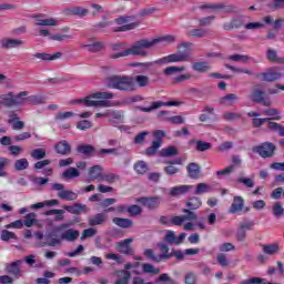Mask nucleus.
Instances as JSON below:
<instances>
[{
  "label": "nucleus",
  "instance_id": "nucleus-1",
  "mask_svg": "<svg viewBox=\"0 0 284 284\" xmlns=\"http://www.w3.org/2000/svg\"><path fill=\"white\" fill-rule=\"evenodd\" d=\"M161 41H164L165 43H174L176 41V36L168 34L153 40H139L130 49L111 54V59H121V57H130V54L132 57H148V52L145 50L154 48V45L161 43Z\"/></svg>",
  "mask_w": 284,
  "mask_h": 284
},
{
  "label": "nucleus",
  "instance_id": "nucleus-2",
  "mask_svg": "<svg viewBox=\"0 0 284 284\" xmlns=\"http://www.w3.org/2000/svg\"><path fill=\"white\" fill-rule=\"evenodd\" d=\"M193 48L194 43L183 41L178 45L179 52L161 58L154 63L160 65L165 63H192V61H194V55H192V52L194 51Z\"/></svg>",
  "mask_w": 284,
  "mask_h": 284
},
{
  "label": "nucleus",
  "instance_id": "nucleus-3",
  "mask_svg": "<svg viewBox=\"0 0 284 284\" xmlns=\"http://www.w3.org/2000/svg\"><path fill=\"white\" fill-rule=\"evenodd\" d=\"M110 99H114V93L95 92L83 100H77L75 103H84L87 108H112Z\"/></svg>",
  "mask_w": 284,
  "mask_h": 284
},
{
  "label": "nucleus",
  "instance_id": "nucleus-4",
  "mask_svg": "<svg viewBox=\"0 0 284 284\" xmlns=\"http://www.w3.org/2000/svg\"><path fill=\"white\" fill-rule=\"evenodd\" d=\"M108 88L123 92H134L136 84L134 78L128 75H112L106 79Z\"/></svg>",
  "mask_w": 284,
  "mask_h": 284
},
{
  "label": "nucleus",
  "instance_id": "nucleus-5",
  "mask_svg": "<svg viewBox=\"0 0 284 284\" xmlns=\"http://www.w3.org/2000/svg\"><path fill=\"white\" fill-rule=\"evenodd\" d=\"M115 23H118V29L114 32H128L129 30H135L141 26V22L134 21V17H120L115 19Z\"/></svg>",
  "mask_w": 284,
  "mask_h": 284
},
{
  "label": "nucleus",
  "instance_id": "nucleus-6",
  "mask_svg": "<svg viewBox=\"0 0 284 284\" xmlns=\"http://www.w3.org/2000/svg\"><path fill=\"white\" fill-rule=\"evenodd\" d=\"M253 152L260 154L262 159H272L276 152V145L272 142H264L253 149Z\"/></svg>",
  "mask_w": 284,
  "mask_h": 284
},
{
  "label": "nucleus",
  "instance_id": "nucleus-7",
  "mask_svg": "<svg viewBox=\"0 0 284 284\" xmlns=\"http://www.w3.org/2000/svg\"><path fill=\"white\" fill-rule=\"evenodd\" d=\"M165 131L163 130H158L153 132V136H154V141L152 142L151 146H149L145 150V154L146 156H152L154 154H156V150H159V148H161L162 143H163V139H165Z\"/></svg>",
  "mask_w": 284,
  "mask_h": 284
},
{
  "label": "nucleus",
  "instance_id": "nucleus-8",
  "mask_svg": "<svg viewBox=\"0 0 284 284\" xmlns=\"http://www.w3.org/2000/svg\"><path fill=\"white\" fill-rule=\"evenodd\" d=\"M251 100H253L254 103H263L265 108H270L272 105V100L265 99V92L256 87L253 88Z\"/></svg>",
  "mask_w": 284,
  "mask_h": 284
},
{
  "label": "nucleus",
  "instance_id": "nucleus-9",
  "mask_svg": "<svg viewBox=\"0 0 284 284\" xmlns=\"http://www.w3.org/2000/svg\"><path fill=\"white\" fill-rule=\"evenodd\" d=\"M21 265H23V261L18 260L16 262H11L6 265V272L7 274H11L12 276H16L17 278L23 276V271L21 270Z\"/></svg>",
  "mask_w": 284,
  "mask_h": 284
},
{
  "label": "nucleus",
  "instance_id": "nucleus-10",
  "mask_svg": "<svg viewBox=\"0 0 284 284\" xmlns=\"http://www.w3.org/2000/svg\"><path fill=\"white\" fill-rule=\"evenodd\" d=\"M182 212L186 215L172 217L173 225H183V223H185V221H196V219H197L196 213H194L187 209L182 210Z\"/></svg>",
  "mask_w": 284,
  "mask_h": 284
},
{
  "label": "nucleus",
  "instance_id": "nucleus-11",
  "mask_svg": "<svg viewBox=\"0 0 284 284\" xmlns=\"http://www.w3.org/2000/svg\"><path fill=\"white\" fill-rule=\"evenodd\" d=\"M0 44L3 50H10L12 48H21V45H26V42L14 38H3L0 41Z\"/></svg>",
  "mask_w": 284,
  "mask_h": 284
},
{
  "label": "nucleus",
  "instance_id": "nucleus-12",
  "mask_svg": "<svg viewBox=\"0 0 284 284\" xmlns=\"http://www.w3.org/2000/svg\"><path fill=\"white\" fill-rule=\"evenodd\" d=\"M163 105H183V102H179V101H170V102H162V101H158V102H152L151 106L149 108H140L141 112H152L153 110H159V108H163Z\"/></svg>",
  "mask_w": 284,
  "mask_h": 284
},
{
  "label": "nucleus",
  "instance_id": "nucleus-13",
  "mask_svg": "<svg viewBox=\"0 0 284 284\" xmlns=\"http://www.w3.org/2000/svg\"><path fill=\"white\" fill-rule=\"evenodd\" d=\"M132 241L134 240L126 239V240H123L122 242H119L116 244V250H119L121 254H128L132 256V254H134V250H132V246H130V243H132Z\"/></svg>",
  "mask_w": 284,
  "mask_h": 284
},
{
  "label": "nucleus",
  "instance_id": "nucleus-14",
  "mask_svg": "<svg viewBox=\"0 0 284 284\" xmlns=\"http://www.w3.org/2000/svg\"><path fill=\"white\" fill-rule=\"evenodd\" d=\"M103 178V168L101 165H94L89 169V181H98L101 183V179Z\"/></svg>",
  "mask_w": 284,
  "mask_h": 284
},
{
  "label": "nucleus",
  "instance_id": "nucleus-15",
  "mask_svg": "<svg viewBox=\"0 0 284 284\" xmlns=\"http://www.w3.org/2000/svg\"><path fill=\"white\" fill-rule=\"evenodd\" d=\"M239 101V95L234 93H229L222 98H220V105H225V108H232Z\"/></svg>",
  "mask_w": 284,
  "mask_h": 284
},
{
  "label": "nucleus",
  "instance_id": "nucleus-16",
  "mask_svg": "<svg viewBox=\"0 0 284 284\" xmlns=\"http://www.w3.org/2000/svg\"><path fill=\"white\" fill-rule=\"evenodd\" d=\"M243 205H245V201L243 200V197L235 196L229 210L230 214H236V212H243Z\"/></svg>",
  "mask_w": 284,
  "mask_h": 284
},
{
  "label": "nucleus",
  "instance_id": "nucleus-17",
  "mask_svg": "<svg viewBox=\"0 0 284 284\" xmlns=\"http://www.w3.org/2000/svg\"><path fill=\"white\" fill-rule=\"evenodd\" d=\"M42 16H33L36 26H49V27H55L59 26V20L53 18L42 19Z\"/></svg>",
  "mask_w": 284,
  "mask_h": 284
},
{
  "label": "nucleus",
  "instance_id": "nucleus-18",
  "mask_svg": "<svg viewBox=\"0 0 284 284\" xmlns=\"http://www.w3.org/2000/svg\"><path fill=\"white\" fill-rule=\"evenodd\" d=\"M144 256L151 261H154L155 263H161V261L172 258V255H154V251H152V248H146L144 251Z\"/></svg>",
  "mask_w": 284,
  "mask_h": 284
},
{
  "label": "nucleus",
  "instance_id": "nucleus-19",
  "mask_svg": "<svg viewBox=\"0 0 284 284\" xmlns=\"http://www.w3.org/2000/svg\"><path fill=\"white\" fill-rule=\"evenodd\" d=\"M55 151L58 154H62L63 156L70 154L72 152V148L70 146V143L68 141L62 140L58 144H55Z\"/></svg>",
  "mask_w": 284,
  "mask_h": 284
},
{
  "label": "nucleus",
  "instance_id": "nucleus-20",
  "mask_svg": "<svg viewBox=\"0 0 284 284\" xmlns=\"http://www.w3.org/2000/svg\"><path fill=\"white\" fill-rule=\"evenodd\" d=\"M138 201L145 207H149V210H154L159 207L158 197H140Z\"/></svg>",
  "mask_w": 284,
  "mask_h": 284
},
{
  "label": "nucleus",
  "instance_id": "nucleus-21",
  "mask_svg": "<svg viewBox=\"0 0 284 284\" xmlns=\"http://www.w3.org/2000/svg\"><path fill=\"white\" fill-rule=\"evenodd\" d=\"M79 231L74 229H69L61 234V239L62 241H69V243H72L77 241V239H79Z\"/></svg>",
  "mask_w": 284,
  "mask_h": 284
},
{
  "label": "nucleus",
  "instance_id": "nucleus-22",
  "mask_svg": "<svg viewBox=\"0 0 284 284\" xmlns=\"http://www.w3.org/2000/svg\"><path fill=\"white\" fill-rule=\"evenodd\" d=\"M194 186L193 185H179L175 187H172L170 191L171 196H181L183 194H187L190 190H192Z\"/></svg>",
  "mask_w": 284,
  "mask_h": 284
},
{
  "label": "nucleus",
  "instance_id": "nucleus-23",
  "mask_svg": "<svg viewBox=\"0 0 284 284\" xmlns=\"http://www.w3.org/2000/svg\"><path fill=\"white\" fill-rule=\"evenodd\" d=\"M63 207L70 214H81V212H89L88 206L85 204H74L71 206L64 205Z\"/></svg>",
  "mask_w": 284,
  "mask_h": 284
},
{
  "label": "nucleus",
  "instance_id": "nucleus-24",
  "mask_svg": "<svg viewBox=\"0 0 284 284\" xmlns=\"http://www.w3.org/2000/svg\"><path fill=\"white\" fill-rule=\"evenodd\" d=\"M36 59H40L41 61H57V59H61L63 57V53L57 52L54 54L50 53H36L33 54Z\"/></svg>",
  "mask_w": 284,
  "mask_h": 284
},
{
  "label": "nucleus",
  "instance_id": "nucleus-25",
  "mask_svg": "<svg viewBox=\"0 0 284 284\" xmlns=\"http://www.w3.org/2000/svg\"><path fill=\"white\" fill-rule=\"evenodd\" d=\"M281 248L278 246V243L262 245V251L264 254H267V256H274L275 254H278Z\"/></svg>",
  "mask_w": 284,
  "mask_h": 284
},
{
  "label": "nucleus",
  "instance_id": "nucleus-26",
  "mask_svg": "<svg viewBox=\"0 0 284 284\" xmlns=\"http://www.w3.org/2000/svg\"><path fill=\"white\" fill-rule=\"evenodd\" d=\"M0 100L1 105H6L7 108L14 106V93L12 92L0 94Z\"/></svg>",
  "mask_w": 284,
  "mask_h": 284
},
{
  "label": "nucleus",
  "instance_id": "nucleus-27",
  "mask_svg": "<svg viewBox=\"0 0 284 284\" xmlns=\"http://www.w3.org/2000/svg\"><path fill=\"white\" fill-rule=\"evenodd\" d=\"M263 114H265V116H271V118H266L268 119V121H281L283 119V116L281 115V111L274 108L264 110Z\"/></svg>",
  "mask_w": 284,
  "mask_h": 284
},
{
  "label": "nucleus",
  "instance_id": "nucleus-28",
  "mask_svg": "<svg viewBox=\"0 0 284 284\" xmlns=\"http://www.w3.org/2000/svg\"><path fill=\"white\" fill-rule=\"evenodd\" d=\"M262 77H263V81L272 82V81H278V79H281L282 74H281V72H277L274 69H270L266 72L262 73Z\"/></svg>",
  "mask_w": 284,
  "mask_h": 284
},
{
  "label": "nucleus",
  "instance_id": "nucleus-29",
  "mask_svg": "<svg viewBox=\"0 0 284 284\" xmlns=\"http://www.w3.org/2000/svg\"><path fill=\"white\" fill-rule=\"evenodd\" d=\"M105 221H108V215H105L103 213H98L89 219V225H91V226L103 225V223H105Z\"/></svg>",
  "mask_w": 284,
  "mask_h": 284
},
{
  "label": "nucleus",
  "instance_id": "nucleus-30",
  "mask_svg": "<svg viewBox=\"0 0 284 284\" xmlns=\"http://www.w3.org/2000/svg\"><path fill=\"white\" fill-rule=\"evenodd\" d=\"M78 176H81V172L78 171L77 168H69L62 172V179H64V181H70V179H78Z\"/></svg>",
  "mask_w": 284,
  "mask_h": 284
},
{
  "label": "nucleus",
  "instance_id": "nucleus-31",
  "mask_svg": "<svg viewBox=\"0 0 284 284\" xmlns=\"http://www.w3.org/2000/svg\"><path fill=\"white\" fill-rule=\"evenodd\" d=\"M118 278L114 284H130L129 281L132 274L129 271H120L116 273Z\"/></svg>",
  "mask_w": 284,
  "mask_h": 284
},
{
  "label": "nucleus",
  "instance_id": "nucleus-32",
  "mask_svg": "<svg viewBox=\"0 0 284 284\" xmlns=\"http://www.w3.org/2000/svg\"><path fill=\"white\" fill-rule=\"evenodd\" d=\"M187 37L193 39H203L207 37V30L205 29H191L186 31Z\"/></svg>",
  "mask_w": 284,
  "mask_h": 284
},
{
  "label": "nucleus",
  "instance_id": "nucleus-33",
  "mask_svg": "<svg viewBox=\"0 0 284 284\" xmlns=\"http://www.w3.org/2000/svg\"><path fill=\"white\" fill-rule=\"evenodd\" d=\"M78 194L73 191L63 190L58 193V197L62 199L63 201H77Z\"/></svg>",
  "mask_w": 284,
  "mask_h": 284
},
{
  "label": "nucleus",
  "instance_id": "nucleus-34",
  "mask_svg": "<svg viewBox=\"0 0 284 284\" xmlns=\"http://www.w3.org/2000/svg\"><path fill=\"white\" fill-rule=\"evenodd\" d=\"M114 225H118V227H123L124 230H128V227H132V220L130 219H123V217H114L112 220Z\"/></svg>",
  "mask_w": 284,
  "mask_h": 284
},
{
  "label": "nucleus",
  "instance_id": "nucleus-35",
  "mask_svg": "<svg viewBox=\"0 0 284 284\" xmlns=\"http://www.w3.org/2000/svg\"><path fill=\"white\" fill-rule=\"evenodd\" d=\"M187 172L191 179H199V175L201 174V166L196 163H190L187 165Z\"/></svg>",
  "mask_w": 284,
  "mask_h": 284
},
{
  "label": "nucleus",
  "instance_id": "nucleus-36",
  "mask_svg": "<svg viewBox=\"0 0 284 284\" xmlns=\"http://www.w3.org/2000/svg\"><path fill=\"white\" fill-rule=\"evenodd\" d=\"M101 181H104V183H109L110 185H112V183L121 181V176L116 173H102Z\"/></svg>",
  "mask_w": 284,
  "mask_h": 284
},
{
  "label": "nucleus",
  "instance_id": "nucleus-37",
  "mask_svg": "<svg viewBox=\"0 0 284 284\" xmlns=\"http://www.w3.org/2000/svg\"><path fill=\"white\" fill-rule=\"evenodd\" d=\"M201 205H203V202H201V199L196 197V196H193V197H190L186 202V210H199V207H201Z\"/></svg>",
  "mask_w": 284,
  "mask_h": 284
},
{
  "label": "nucleus",
  "instance_id": "nucleus-38",
  "mask_svg": "<svg viewBox=\"0 0 284 284\" xmlns=\"http://www.w3.org/2000/svg\"><path fill=\"white\" fill-rule=\"evenodd\" d=\"M192 70L194 72H207L210 70V62L201 61V62H194L192 64Z\"/></svg>",
  "mask_w": 284,
  "mask_h": 284
},
{
  "label": "nucleus",
  "instance_id": "nucleus-39",
  "mask_svg": "<svg viewBox=\"0 0 284 284\" xmlns=\"http://www.w3.org/2000/svg\"><path fill=\"white\" fill-rule=\"evenodd\" d=\"M230 61H235L236 63H247L248 61H253L254 58L244 54H233L229 57Z\"/></svg>",
  "mask_w": 284,
  "mask_h": 284
},
{
  "label": "nucleus",
  "instance_id": "nucleus-40",
  "mask_svg": "<svg viewBox=\"0 0 284 284\" xmlns=\"http://www.w3.org/2000/svg\"><path fill=\"white\" fill-rule=\"evenodd\" d=\"M176 72H185V65H182V67H166L163 70V74H165V77H172V74H176Z\"/></svg>",
  "mask_w": 284,
  "mask_h": 284
},
{
  "label": "nucleus",
  "instance_id": "nucleus-41",
  "mask_svg": "<svg viewBox=\"0 0 284 284\" xmlns=\"http://www.w3.org/2000/svg\"><path fill=\"white\" fill-rule=\"evenodd\" d=\"M29 166H30V162H28V159H26V158L19 159L14 162V169L18 172H21L23 170H28Z\"/></svg>",
  "mask_w": 284,
  "mask_h": 284
},
{
  "label": "nucleus",
  "instance_id": "nucleus-42",
  "mask_svg": "<svg viewBox=\"0 0 284 284\" xmlns=\"http://www.w3.org/2000/svg\"><path fill=\"white\" fill-rule=\"evenodd\" d=\"M81 48H87L88 52H101L104 45L103 42H95L93 44H81Z\"/></svg>",
  "mask_w": 284,
  "mask_h": 284
},
{
  "label": "nucleus",
  "instance_id": "nucleus-43",
  "mask_svg": "<svg viewBox=\"0 0 284 284\" xmlns=\"http://www.w3.org/2000/svg\"><path fill=\"white\" fill-rule=\"evenodd\" d=\"M207 192H212V186L206 183H199L195 187L194 194L201 195Z\"/></svg>",
  "mask_w": 284,
  "mask_h": 284
},
{
  "label": "nucleus",
  "instance_id": "nucleus-44",
  "mask_svg": "<svg viewBox=\"0 0 284 284\" xmlns=\"http://www.w3.org/2000/svg\"><path fill=\"white\" fill-rule=\"evenodd\" d=\"M133 81H135L139 88H148L150 85V78L148 75H136Z\"/></svg>",
  "mask_w": 284,
  "mask_h": 284
},
{
  "label": "nucleus",
  "instance_id": "nucleus-45",
  "mask_svg": "<svg viewBox=\"0 0 284 284\" xmlns=\"http://www.w3.org/2000/svg\"><path fill=\"white\" fill-rule=\"evenodd\" d=\"M78 152H80V154H85L87 156H90L94 154V146L90 144H81L78 146Z\"/></svg>",
  "mask_w": 284,
  "mask_h": 284
},
{
  "label": "nucleus",
  "instance_id": "nucleus-46",
  "mask_svg": "<svg viewBox=\"0 0 284 284\" xmlns=\"http://www.w3.org/2000/svg\"><path fill=\"white\" fill-rule=\"evenodd\" d=\"M195 150L197 152H206V150H212V143L199 140L195 143Z\"/></svg>",
  "mask_w": 284,
  "mask_h": 284
},
{
  "label": "nucleus",
  "instance_id": "nucleus-47",
  "mask_svg": "<svg viewBox=\"0 0 284 284\" xmlns=\"http://www.w3.org/2000/svg\"><path fill=\"white\" fill-rule=\"evenodd\" d=\"M10 165V159L8 158H0V178L8 176V172H6V168Z\"/></svg>",
  "mask_w": 284,
  "mask_h": 284
},
{
  "label": "nucleus",
  "instance_id": "nucleus-48",
  "mask_svg": "<svg viewBox=\"0 0 284 284\" xmlns=\"http://www.w3.org/2000/svg\"><path fill=\"white\" fill-rule=\"evenodd\" d=\"M142 271L144 272V274H152V275H156V274H161V270L154 267V265L152 264H143L142 265Z\"/></svg>",
  "mask_w": 284,
  "mask_h": 284
},
{
  "label": "nucleus",
  "instance_id": "nucleus-49",
  "mask_svg": "<svg viewBox=\"0 0 284 284\" xmlns=\"http://www.w3.org/2000/svg\"><path fill=\"white\" fill-rule=\"evenodd\" d=\"M273 214L276 219H281L284 215L283 204L281 202H275L272 207Z\"/></svg>",
  "mask_w": 284,
  "mask_h": 284
},
{
  "label": "nucleus",
  "instance_id": "nucleus-50",
  "mask_svg": "<svg viewBox=\"0 0 284 284\" xmlns=\"http://www.w3.org/2000/svg\"><path fill=\"white\" fill-rule=\"evenodd\" d=\"M190 79H192V73H184L173 78L172 83L179 85V83H184V81H190Z\"/></svg>",
  "mask_w": 284,
  "mask_h": 284
},
{
  "label": "nucleus",
  "instance_id": "nucleus-51",
  "mask_svg": "<svg viewBox=\"0 0 284 284\" xmlns=\"http://www.w3.org/2000/svg\"><path fill=\"white\" fill-rule=\"evenodd\" d=\"M179 154V150L175 146H166L161 150V156H176Z\"/></svg>",
  "mask_w": 284,
  "mask_h": 284
},
{
  "label": "nucleus",
  "instance_id": "nucleus-52",
  "mask_svg": "<svg viewBox=\"0 0 284 284\" xmlns=\"http://www.w3.org/2000/svg\"><path fill=\"white\" fill-rule=\"evenodd\" d=\"M30 154L36 161H41V159H45V149H34Z\"/></svg>",
  "mask_w": 284,
  "mask_h": 284
},
{
  "label": "nucleus",
  "instance_id": "nucleus-53",
  "mask_svg": "<svg viewBox=\"0 0 284 284\" xmlns=\"http://www.w3.org/2000/svg\"><path fill=\"white\" fill-rule=\"evenodd\" d=\"M28 91H22L17 95H13V105H23L26 103V95Z\"/></svg>",
  "mask_w": 284,
  "mask_h": 284
},
{
  "label": "nucleus",
  "instance_id": "nucleus-54",
  "mask_svg": "<svg viewBox=\"0 0 284 284\" xmlns=\"http://www.w3.org/2000/svg\"><path fill=\"white\" fill-rule=\"evenodd\" d=\"M37 224V214L29 213L24 217V225L26 227H32V225Z\"/></svg>",
  "mask_w": 284,
  "mask_h": 284
},
{
  "label": "nucleus",
  "instance_id": "nucleus-55",
  "mask_svg": "<svg viewBox=\"0 0 284 284\" xmlns=\"http://www.w3.org/2000/svg\"><path fill=\"white\" fill-rule=\"evenodd\" d=\"M45 216H52L57 214L55 221H63V215L65 214V211L63 210H49L45 213Z\"/></svg>",
  "mask_w": 284,
  "mask_h": 284
},
{
  "label": "nucleus",
  "instance_id": "nucleus-56",
  "mask_svg": "<svg viewBox=\"0 0 284 284\" xmlns=\"http://www.w3.org/2000/svg\"><path fill=\"white\" fill-rule=\"evenodd\" d=\"M134 170L136 174H145L148 172V164L144 161L136 162L134 164Z\"/></svg>",
  "mask_w": 284,
  "mask_h": 284
},
{
  "label": "nucleus",
  "instance_id": "nucleus-57",
  "mask_svg": "<svg viewBox=\"0 0 284 284\" xmlns=\"http://www.w3.org/2000/svg\"><path fill=\"white\" fill-rule=\"evenodd\" d=\"M284 8V0H273V3L268 4V10L271 12H276V10H283Z\"/></svg>",
  "mask_w": 284,
  "mask_h": 284
},
{
  "label": "nucleus",
  "instance_id": "nucleus-58",
  "mask_svg": "<svg viewBox=\"0 0 284 284\" xmlns=\"http://www.w3.org/2000/svg\"><path fill=\"white\" fill-rule=\"evenodd\" d=\"M216 262L221 267H230V260H227V255L223 253H219L216 256Z\"/></svg>",
  "mask_w": 284,
  "mask_h": 284
},
{
  "label": "nucleus",
  "instance_id": "nucleus-59",
  "mask_svg": "<svg viewBox=\"0 0 284 284\" xmlns=\"http://www.w3.org/2000/svg\"><path fill=\"white\" fill-rule=\"evenodd\" d=\"M265 28V23L262 22H247L245 24V30H263Z\"/></svg>",
  "mask_w": 284,
  "mask_h": 284
},
{
  "label": "nucleus",
  "instance_id": "nucleus-60",
  "mask_svg": "<svg viewBox=\"0 0 284 284\" xmlns=\"http://www.w3.org/2000/svg\"><path fill=\"white\" fill-rule=\"evenodd\" d=\"M126 212L130 214V216H139V214L143 212V210L141 209V206L134 204L129 206L126 209Z\"/></svg>",
  "mask_w": 284,
  "mask_h": 284
},
{
  "label": "nucleus",
  "instance_id": "nucleus-61",
  "mask_svg": "<svg viewBox=\"0 0 284 284\" xmlns=\"http://www.w3.org/2000/svg\"><path fill=\"white\" fill-rule=\"evenodd\" d=\"M108 119L112 123H114V121H121V112L114 111V110H108Z\"/></svg>",
  "mask_w": 284,
  "mask_h": 284
},
{
  "label": "nucleus",
  "instance_id": "nucleus-62",
  "mask_svg": "<svg viewBox=\"0 0 284 284\" xmlns=\"http://www.w3.org/2000/svg\"><path fill=\"white\" fill-rule=\"evenodd\" d=\"M49 39L51 41H65L67 39H72V36L70 34H63V33H55V34H51L49 37Z\"/></svg>",
  "mask_w": 284,
  "mask_h": 284
},
{
  "label": "nucleus",
  "instance_id": "nucleus-63",
  "mask_svg": "<svg viewBox=\"0 0 284 284\" xmlns=\"http://www.w3.org/2000/svg\"><path fill=\"white\" fill-rule=\"evenodd\" d=\"M50 179L48 178H39V176H34L31 179V182L33 183V185H38L39 187H41L42 185H47V183H49Z\"/></svg>",
  "mask_w": 284,
  "mask_h": 284
},
{
  "label": "nucleus",
  "instance_id": "nucleus-64",
  "mask_svg": "<svg viewBox=\"0 0 284 284\" xmlns=\"http://www.w3.org/2000/svg\"><path fill=\"white\" fill-rule=\"evenodd\" d=\"M185 284H196V274L194 273H186L184 277Z\"/></svg>",
  "mask_w": 284,
  "mask_h": 284
}]
</instances>
